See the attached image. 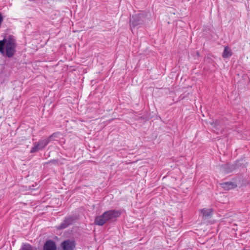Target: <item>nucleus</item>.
I'll return each mask as SVG.
<instances>
[{"instance_id":"f257e3e1","label":"nucleus","mask_w":250,"mask_h":250,"mask_svg":"<svg viewBox=\"0 0 250 250\" xmlns=\"http://www.w3.org/2000/svg\"><path fill=\"white\" fill-rule=\"evenodd\" d=\"M16 41L12 36L0 41V52L8 58L12 57L16 53Z\"/></svg>"},{"instance_id":"f03ea898","label":"nucleus","mask_w":250,"mask_h":250,"mask_svg":"<svg viewBox=\"0 0 250 250\" xmlns=\"http://www.w3.org/2000/svg\"><path fill=\"white\" fill-rule=\"evenodd\" d=\"M120 215V212L116 210H109L105 211L101 215L96 217L94 224L100 226H103L106 223L116 221Z\"/></svg>"},{"instance_id":"7ed1b4c3","label":"nucleus","mask_w":250,"mask_h":250,"mask_svg":"<svg viewBox=\"0 0 250 250\" xmlns=\"http://www.w3.org/2000/svg\"><path fill=\"white\" fill-rule=\"evenodd\" d=\"M58 134V133H53L47 138L40 140L38 142H35L34 144V146L32 148L30 152L34 153L42 149L51 141L55 140V139L57 137Z\"/></svg>"},{"instance_id":"20e7f679","label":"nucleus","mask_w":250,"mask_h":250,"mask_svg":"<svg viewBox=\"0 0 250 250\" xmlns=\"http://www.w3.org/2000/svg\"><path fill=\"white\" fill-rule=\"evenodd\" d=\"M144 16L143 13L133 15L130 20V26L135 27L142 24L144 22Z\"/></svg>"},{"instance_id":"39448f33","label":"nucleus","mask_w":250,"mask_h":250,"mask_svg":"<svg viewBox=\"0 0 250 250\" xmlns=\"http://www.w3.org/2000/svg\"><path fill=\"white\" fill-rule=\"evenodd\" d=\"M74 221L73 217L70 216L66 217L63 221L57 227L58 229H62L66 228L69 226L71 225Z\"/></svg>"},{"instance_id":"423d86ee","label":"nucleus","mask_w":250,"mask_h":250,"mask_svg":"<svg viewBox=\"0 0 250 250\" xmlns=\"http://www.w3.org/2000/svg\"><path fill=\"white\" fill-rule=\"evenodd\" d=\"M61 247L62 250H74L75 244L72 241L67 240L62 243Z\"/></svg>"},{"instance_id":"0eeeda50","label":"nucleus","mask_w":250,"mask_h":250,"mask_svg":"<svg viewBox=\"0 0 250 250\" xmlns=\"http://www.w3.org/2000/svg\"><path fill=\"white\" fill-rule=\"evenodd\" d=\"M43 250H57V247L54 241L48 240L44 244Z\"/></svg>"},{"instance_id":"6e6552de","label":"nucleus","mask_w":250,"mask_h":250,"mask_svg":"<svg viewBox=\"0 0 250 250\" xmlns=\"http://www.w3.org/2000/svg\"><path fill=\"white\" fill-rule=\"evenodd\" d=\"M221 187L225 190H229L236 187L237 185L233 182H226L221 184Z\"/></svg>"},{"instance_id":"1a4fd4ad","label":"nucleus","mask_w":250,"mask_h":250,"mask_svg":"<svg viewBox=\"0 0 250 250\" xmlns=\"http://www.w3.org/2000/svg\"><path fill=\"white\" fill-rule=\"evenodd\" d=\"M232 54L231 49L229 46H226L222 54V57L228 58L231 57Z\"/></svg>"},{"instance_id":"9d476101","label":"nucleus","mask_w":250,"mask_h":250,"mask_svg":"<svg viewBox=\"0 0 250 250\" xmlns=\"http://www.w3.org/2000/svg\"><path fill=\"white\" fill-rule=\"evenodd\" d=\"M200 211L203 216L206 218L211 214L212 210L211 208H203L201 209Z\"/></svg>"},{"instance_id":"9b49d317","label":"nucleus","mask_w":250,"mask_h":250,"mask_svg":"<svg viewBox=\"0 0 250 250\" xmlns=\"http://www.w3.org/2000/svg\"><path fill=\"white\" fill-rule=\"evenodd\" d=\"M20 250H35L33 247L29 244H25L22 246Z\"/></svg>"},{"instance_id":"f8f14e48","label":"nucleus","mask_w":250,"mask_h":250,"mask_svg":"<svg viewBox=\"0 0 250 250\" xmlns=\"http://www.w3.org/2000/svg\"><path fill=\"white\" fill-rule=\"evenodd\" d=\"M211 124L214 126H215L217 125H218V123L217 121H215V122H212L211 123Z\"/></svg>"}]
</instances>
